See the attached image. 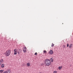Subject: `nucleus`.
Instances as JSON below:
<instances>
[{
    "mask_svg": "<svg viewBox=\"0 0 73 73\" xmlns=\"http://www.w3.org/2000/svg\"><path fill=\"white\" fill-rule=\"evenodd\" d=\"M52 44V45H51V46H52V47H53V46H54V44H53V43Z\"/></svg>",
    "mask_w": 73,
    "mask_h": 73,
    "instance_id": "obj_17",
    "label": "nucleus"
},
{
    "mask_svg": "<svg viewBox=\"0 0 73 73\" xmlns=\"http://www.w3.org/2000/svg\"><path fill=\"white\" fill-rule=\"evenodd\" d=\"M14 54H15V55L17 54V49H15L14 50Z\"/></svg>",
    "mask_w": 73,
    "mask_h": 73,
    "instance_id": "obj_6",
    "label": "nucleus"
},
{
    "mask_svg": "<svg viewBox=\"0 0 73 73\" xmlns=\"http://www.w3.org/2000/svg\"><path fill=\"white\" fill-rule=\"evenodd\" d=\"M68 46H69V44H67V47H68Z\"/></svg>",
    "mask_w": 73,
    "mask_h": 73,
    "instance_id": "obj_19",
    "label": "nucleus"
},
{
    "mask_svg": "<svg viewBox=\"0 0 73 73\" xmlns=\"http://www.w3.org/2000/svg\"><path fill=\"white\" fill-rule=\"evenodd\" d=\"M62 66H60L58 67V68L59 70H61L62 69Z\"/></svg>",
    "mask_w": 73,
    "mask_h": 73,
    "instance_id": "obj_8",
    "label": "nucleus"
},
{
    "mask_svg": "<svg viewBox=\"0 0 73 73\" xmlns=\"http://www.w3.org/2000/svg\"><path fill=\"white\" fill-rule=\"evenodd\" d=\"M45 66H49L51 64L50 61L49 59H46L45 60Z\"/></svg>",
    "mask_w": 73,
    "mask_h": 73,
    "instance_id": "obj_1",
    "label": "nucleus"
},
{
    "mask_svg": "<svg viewBox=\"0 0 73 73\" xmlns=\"http://www.w3.org/2000/svg\"><path fill=\"white\" fill-rule=\"evenodd\" d=\"M37 54V52H35V55L36 56Z\"/></svg>",
    "mask_w": 73,
    "mask_h": 73,
    "instance_id": "obj_18",
    "label": "nucleus"
},
{
    "mask_svg": "<svg viewBox=\"0 0 73 73\" xmlns=\"http://www.w3.org/2000/svg\"><path fill=\"white\" fill-rule=\"evenodd\" d=\"M44 53H46V51L45 50H44V52H43Z\"/></svg>",
    "mask_w": 73,
    "mask_h": 73,
    "instance_id": "obj_15",
    "label": "nucleus"
},
{
    "mask_svg": "<svg viewBox=\"0 0 73 73\" xmlns=\"http://www.w3.org/2000/svg\"><path fill=\"white\" fill-rule=\"evenodd\" d=\"M57 72L56 71H54L53 72V73H57Z\"/></svg>",
    "mask_w": 73,
    "mask_h": 73,
    "instance_id": "obj_16",
    "label": "nucleus"
},
{
    "mask_svg": "<svg viewBox=\"0 0 73 73\" xmlns=\"http://www.w3.org/2000/svg\"><path fill=\"white\" fill-rule=\"evenodd\" d=\"M4 67V64H2L1 65V67L2 68H3Z\"/></svg>",
    "mask_w": 73,
    "mask_h": 73,
    "instance_id": "obj_11",
    "label": "nucleus"
},
{
    "mask_svg": "<svg viewBox=\"0 0 73 73\" xmlns=\"http://www.w3.org/2000/svg\"><path fill=\"white\" fill-rule=\"evenodd\" d=\"M0 62H1V63H3L4 62V60L3 59H1V60H0Z\"/></svg>",
    "mask_w": 73,
    "mask_h": 73,
    "instance_id": "obj_9",
    "label": "nucleus"
},
{
    "mask_svg": "<svg viewBox=\"0 0 73 73\" xmlns=\"http://www.w3.org/2000/svg\"><path fill=\"white\" fill-rule=\"evenodd\" d=\"M48 54H49L50 55H52V54H53V52L52 50H50L48 53Z\"/></svg>",
    "mask_w": 73,
    "mask_h": 73,
    "instance_id": "obj_5",
    "label": "nucleus"
},
{
    "mask_svg": "<svg viewBox=\"0 0 73 73\" xmlns=\"http://www.w3.org/2000/svg\"><path fill=\"white\" fill-rule=\"evenodd\" d=\"M69 47L70 48H72V44H70Z\"/></svg>",
    "mask_w": 73,
    "mask_h": 73,
    "instance_id": "obj_10",
    "label": "nucleus"
},
{
    "mask_svg": "<svg viewBox=\"0 0 73 73\" xmlns=\"http://www.w3.org/2000/svg\"><path fill=\"white\" fill-rule=\"evenodd\" d=\"M4 72V70H0V73H2Z\"/></svg>",
    "mask_w": 73,
    "mask_h": 73,
    "instance_id": "obj_14",
    "label": "nucleus"
},
{
    "mask_svg": "<svg viewBox=\"0 0 73 73\" xmlns=\"http://www.w3.org/2000/svg\"><path fill=\"white\" fill-rule=\"evenodd\" d=\"M23 51L24 53H25L26 52V51L27 50V48L25 46H24L23 47Z\"/></svg>",
    "mask_w": 73,
    "mask_h": 73,
    "instance_id": "obj_4",
    "label": "nucleus"
},
{
    "mask_svg": "<svg viewBox=\"0 0 73 73\" xmlns=\"http://www.w3.org/2000/svg\"><path fill=\"white\" fill-rule=\"evenodd\" d=\"M17 53L18 54H20V53H21V52L19 50L18 51Z\"/></svg>",
    "mask_w": 73,
    "mask_h": 73,
    "instance_id": "obj_12",
    "label": "nucleus"
},
{
    "mask_svg": "<svg viewBox=\"0 0 73 73\" xmlns=\"http://www.w3.org/2000/svg\"><path fill=\"white\" fill-rule=\"evenodd\" d=\"M3 73H12L11 72V70L9 69L7 70V71L4 72Z\"/></svg>",
    "mask_w": 73,
    "mask_h": 73,
    "instance_id": "obj_3",
    "label": "nucleus"
},
{
    "mask_svg": "<svg viewBox=\"0 0 73 73\" xmlns=\"http://www.w3.org/2000/svg\"><path fill=\"white\" fill-rule=\"evenodd\" d=\"M39 73H42L41 72H40Z\"/></svg>",
    "mask_w": 73,
    "mask_h": 73,
    "instance_id": "obj_20",
    "label": "nucleus"
},
{
    "mask_svg": "<svg viewBox=\"0 0 73 73\" xmlns=\"http://www.w3.org/2000/svg\"><path fill=\"white\" fill-rule=\"evenodd\" d=\"M11 51L10 50H9L6 51V52L5 53V54L6 56H9L10 54H11Z\"/></svg>",
    "mask_w": 73,
    "mask_h": 73,
    "instance_id": "obj_2",
    "label": "nucleus"
},
{
    "mask_svg": "<svg viewBox=\"0 0 73 73\" xmlns=\"http://www.w3.org/2000/svg\"><path fill=\"white\" fill-rule=\"evenodd\" d=\"M27 66H28V67H29V66H30L31 65V64H30V63H27Z\"/></svg>",
    "mask_w": 73,
    "mask_h": 73,
    "instance_id": "obj_7",
    "label": "nucleus"
},
{
    "mask_svg": "<svg viewBox=\"0 0 73 73\" xmlns=\"http://www.w3.org/2000/svg\"><path fill=\"white\" fill-rule=\"evenodd\" d=\"M50 61H51V62H53V58H51Z\"/></svg>",
    "mask_w": 73,
    "mask_h": 73,
    "instance_id": "obj_13",
    "label": "nucleus"
}]
</instances>
